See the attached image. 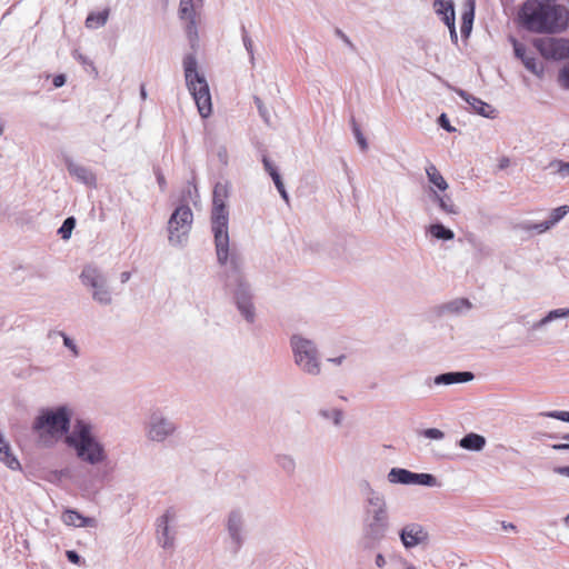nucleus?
Returning a JSON list of instances; mask_svg holds the SVG:
<instances>
[{"label": "nucleus", "mask_w": 569, "mask_h": 569, "mask_svg": "<svg viewBox=\"0 0 569 569\" xmlns=\"http://www.w3.org/2000/svg\"><path fill=\"white\" fill-rule=\"evenodd\" d=\"M519 22L529 32L561 33L569 27V10L555 0H527L520 8Z\"/></svg>", "instance_id": "f257e3e1"}, {"label": "nucleus", "mask_w": 569, "mask_h": 569, "mask_svg": "<svg viewBox=\"0 0 569 569\" xmlns=\"http://www.w3.org/2000/svg\"><path fill=\"white\" fill-rule=\"evenodd\" d=\"M70 418L71 416L64 407L42 411L33 422L38 441L44 447L57 442L68 431Z\"/></svg>", "instance_id": "f03ea898"}, {"label": "nucleus", "mask_w": 569, "mask_h": 569, "mask_svg": "<svg viewBox=\"0 0 569 569\" xmlns=\"http://www.w3.org/2000/svg\"><path fill=\"white\" fill-rule=\"evenodd\" d=\"M184 74L188 89L192 94L198 111L202 118H208L212 111L211 96L206 79L197 71V60L189 54L183 59Z\"/></svg>", "instance_id": "7ed1b4c3"}, {"label": "nucleus", "mask_w": 569, "mask_h": 569, "mask_svg": "<svg viewBox=\"0 0 569 569\" xmlns=\"http://www.w3.org/2000/svg\"><path fill=\"white\" fill-rule=\"evenodd\" d=\"M66 442L74 448L80 459L90 463H97L103 459V449L91 435V428L83 421H78Z\"/></svg>", "instance_id": "20e7f679"}, {"label": "nucleus", "mask_w": 569, "mask_h": 569, "mask_svg": "<svg viewBox=\"0 0 569 569\" xmlns=\"http://www.w3.org/2000/svg\"><path fill=\"white\" fill-rule=\"evenodd\" d=\"M228 214L227 206L213 204L211 220L220 264H226L229 257Z\"/></svg>", "instance_id": "39448f33"}, {"label": "nucleus", "mask_w": 569, "mask_h": 569, "mask_svg": "<svg viewBox=\"0 0 569 569\" xmlns=\"http://www.w3.org/2000/svg\"><path fill=\"white\" fill-rule=\"evenodd\" d=\"M532 44L546 60L561 61L569 59V38H538L533 40Z\"/></svg>", "instance_id": "423d86ee"}, {"label": "nucleus", "mask_w": 569, "mask_h": 569, "mask_svg": "<svg viewBox=\"0 0 569 569\" xmlns=\"http://www.w3.org/2000/svg\"><path fill=\"white\" fill-rule=\"evenodd\" d=\"M292 348L296 357V362L298 366H300L305 371L309 373L319 372L317 351L311 341L293 337Z\"/></svg>", "instance_id": "0eeeda50"}, {"label": "nucleus", "mask_w": 569, "mask_h": 569, "mask_svg": "<svg viewBox=\"0 0 569 569\" xmlns=\"http://www.w3.org/2000/svg\"><path fill=\"white\" fill-rule=\"evenodd\" d=\"M192 220L193 214L188 206L178 207L169 220V240L180 243L181 238L189 233Z\"/></svg>", "instance_id": "6e6552de"}, {"label": "nucleus", "mask_w": 569, "mask_h": 569, "mask_svg": "<svg viewBox=\"0 0 569 569\" xmlns=\"http://www.w3.org/2000/svg\"><path fill=\"white\" fill-rule=\"evenodd\" d=\"M428 532L419 523L407 525L400 533L401 541L406 548H412L428 540Z\"/></svg>", "instance_id": "1a4fd4ad"}, {"label": "nucleus", "mask_w": 569, "mask_h": 569, "mask_svg": "<svg viewBox=\"0 0 569 569\" xmlns=\"http://www.w3.org/2000/svg\"><path fill=\"white\" fill-rule=\"evenodd\" d=\"M179 16L182 20H187L189 22L187 32L190 36L196 34V11L192 0L180 1Z\"/></svg>", "instance_id": "9d476101"}, {"label": "nucleus", "mask_w": 569, "mask_h": 569, "mask_svg": "<svg viewBox=\"0 0 569 569\" xmlns=\"http://www.w3.org/2000/svg\"><path fill=\"white\" fill-rule=\"evenodd\" d=\"M569 212L568 206H561L556 209H553L550 213V219L548 221H543L538 224L528 226L526 227L527 230H538L539 232L547 231L550 227L556 224L559 220H561L567 213Z\"/></svg>", "instance_id": "9b49d317"}, {"label": "nucleus", "mask_w": 569, "mask_h": 569, "mask_svg": "<svg viewBox=\"0 0 569 569\" xmlns=\"http://www.w3.org/2000/svg\"><path fill=\"white\" fill-rule=\"evenodd\" d=\"M0 461H2L11 470H20L19 460L12 455L9 442L0 433Z\"/></svg>", "instance_id": "f8f14e48"}, {"label": "nucleus", "mask_w": 569, "mask_h": 569, "mask_svg": "<svg viewBox=\"0 0 569 569\" xmlns=\"http://www.w3.org/2000/svg\"><path fill=\"white\" fill-rule=\"evenodd\" d=\"M435 9L439 14L443 16L446 24L450 28L451 33L455 32V10L451 1L435 0Z\"/></svg>", "instance_id": "ddd939ff"}, {"label": "nucleus", "mask_w": 569, "mask_h": 569, "mask_svg": "<svg viewBox=\"0 0 569 569\" xmlns=\"http://www.w3.org/2000/svg\"><path fill=\"white\" fill-rule=\"evenodd\" d=\"M68 171H69L70 176L74 177L80 182H83L88 186H92L96 183L94 173L87 167L76 164V163H69Z\"/></svg>", "instance_id": "4468645a"}, {"label": "nucleus", "mask_w": 569, "mask_h": 569, "mask_svg": "<svg viewBox=\"0 0 569 569\" xmlns=\"http://www.w3.org/2000/svg\"><path fill=\"white\" fill-rule=\"evenodd\" d=\"M82 282L86 286L91 287L92 289L102 288L103 287V277L99 272V270L94 267L88 266L82 270L81 273Z\"/></svg>", "instance_id": "2eb2a0df"}, {"label": "nucleus", "mask_w": 569, "mask_h": 569, "mask_svg": "<svg viewBox=\"0 0 569 569\" xmlns=\"http://www.w3.org/2000/svg\"><path fill=\"white\" fill-rule=\"evenodd\" d=\"M426 174L428 177L429 182L439 191L445 192L446 190H448V182L433 163H429L426 167Z\"/></svg>", "instance_id": "dca6fc26"}, {"label": "nucleus", "mask_w": 569, "mask_h": 569, "mask_svg": "<svg viewBox=\"0 0 569 569\" xmlns=\"http://www.w3.org/2000/svg\"><path fill=\"white\" fill-rule=\"evenodd\" d=\"M110 16V9L106 8L101 11H92L88 14L84 21V26L87 29H98L103 27Z\"/></svg>", "instance_id": "f3484780"}, {"label": "nucleus", "mask_w": 569, "mask_h": 569, "mask_svg": "<svg viewBox=\"0 0 569 569\" xmlns=\"http://www.w3.org/2000/svg\"><path fill=\"white\" fill-rule=\"evenodd\" d=\"M460 97L466 100L472 109H475L479 114L485 117H491L495 112V109L487 102L482 101L479 98H476L471 94H467L465 92L460 93Z\"/></svg>", "instance_id": "a211bd4d"}, {"label": "nucleus", "mask_w": 569, "mask_h": 569, "mask_svg": "<svg viewBox=\"0 0 569 569\" xmlns=\"http://www.w3.org/2000/svg\"><path fill=\"white\" fill-rule=\"evenodd\" d=\"M473 378L471 372H449L440 375L436 378L435 382L440 385H451L457 382H467Z\"/></svg>", "instance_id": "6ab92c4d"}, {"label": "nucleus", "mask_w": 569, "mask_h": 569, "mask_svg": "<svg viewBox=\"0 0 569 569\" xmlns=\"http://www.w3.org/2000/svg\"><path fill=\"white\" fill-rule=\"evenodd\" d=\"M486 445V439L477 433H468L460 440V447L467 450H481Z\"/></svg>", "instance_id": "aec40b11"}, {"label": "nucleus", "mask_w": 569, "mask_h": 569, "mask_svg": "<svg viewBox=\"0 0 569 569\" xmlns=\"http://www.w3.org/2000/svg\"><path fill=\"white\" fill-rule=\"evenodd\" d=\"M172 430H173V428H172V426L169 422H167L164 420H161L158 423H154V425L151 426V428L149 430V437L152 440L161 441L169 433H171Z\"/></svg>", "instance_id": "412c9836"}, {"label": "nucleus", "mask_w": 569, "mask_h": 569, "mask_svg": "<svg viewBox=\"0 0 569 569\" xmlns=\"http://www.w3.org/2000/svg\"><path fill=\"white\" fill-rule=\"evenodd\" d=\"M475 0H466L465 1V12L462 14V23H461V32L469 33L472 28V22L475 18Z\"/></svg>", "instance_id": "4be33fe9"}, {"label": "nucleus", "mask_w": 569, "mask_h": 569, "mask_svg": "<svg viewBox=\"0 0 569 569\" xmlns=\"http://www.w3.org/2000/svg\"><path fill=\"white\" fill-rule=\"evenodd\" d=\"M263 166H264L266 171L272 178V180H273V182H274L279 193L281 194V197L286 201H288V193H287V191L284 189L283 182H282L281 177L278 173L277 169L272 166V163L267 158H263Z\"/></svg>", "instance_id": "5701e85b"}, {"label": "nucleus", "mask_w": 569, "mask_h": 569, "mask_svg": "<svg viewBox=\"0 0 569 569\" xmlns=\"http://www.w3.org/2000/svg\"><path fill=\"white\" fill-rule=\"evenodd\" d=\"M62 521L68 526L74 527H86L89 526L92 520L89 518H84L79 512L74 510H67L62 515Z\"/></svg>", "instance_id": "b1692460"}, {"label": "nucleus", "mask_w": 569, "mask_h": 569, "mask_svg": "<svg viewBox=\"0 0 569 569\" xmlns=\"http://www.w3.org/2000/svg\"><path fill=\"white\" fill-rule=\"evenodd\" d=\"M229 190L230 187L228 182L216 183L213 188L212 203L216 206H227Z\"/></svg>", "instance_id": "393cba45"}, {"label": "nucleus", "mask_w": 569, "mask_h": 569, "mask_svg": "<svg viewBox=\"0 0 569 569\" xmlns=\"http://www.w3.org/2000/svg\"><path fill=\"white\" fill-rule=\"evenodd\" d=\"M389 480L399 483H415V473L406 469L393 468L389 472Z\"/></svg>", "instance_id": "a878e982"}, {"label": "nucleus", "mask_w": 569, "mask_h": 569, "mask_svg": "<svg viewBox=\"0 0 569 569\" xmlns=\"http://www.w3.org/2000/svg\"><path fill=\"white\" fill-rule=\"evenodd\" d=\"M523 66L527 70L532 72L533 74L538 77H542L545 73V66L540 61H538L535 57L528 56L527 58H523L522 61Z\"/></svg>", "instance_id": "bb28decb"}, {"label": "nucleus", "mask_w": 569, "mask_h": 569, "mask_svg": "<svg viewBox=\"0 0 569 569\" xmlns=\"http://www.w3.org/2000/svg\"><path fill=\"white\" fill-rule=\"evenodd\" d=\"M435 200L438 202L440 209L449 214H457L458 210L452 200L448 197H443L433 190Z\"/></svg>", "instance_id": "cd10ccee"}, {"label": "nucleus", "mask_w": 569, "mask_h": 569, "mask_svg": "<svg viewBox=\"0 0 569 569\" xmlns=\"http://www.w3.org/2000/svg\"><path fill=\"white\" fill-rule=\"evenodd\" d=\"M429 231L431 236L437 239L451 240L455 237L451 230L445 228L440 223L431 224Z\"/></svg>", "instance_id": "c85d7f7f"}, {"label": "nucleus", "mask_w": 569, "mask_h": 569, "mask_svg": "<svg viewBox=\"0 0 569 569\" xmlns=\"http://www.w3.org/2000/svg\"><path fill=\"white\" fill-rule=\"evenodd\" d=\"M237 305H238V308L241 311V313L246 317V319L248 321H252L253 317H254V312H253V306L250 302V300L244 297H238Z\"/></svg>", "instance_id": "c756f323"}, {"label": "nucleus", "mask_w": 569, "mask_h": 569, "mask_svg": "<svg viewBox=\"0 0 569 569\" xmlns=\"http://www.w3.org/2000/svg\"><path fill=\"white\" fill-rule=\"evenodd\" d=\"M74 226L76 219L73 217H69L63 221L62 226L58 230V233L63 240H68L71 237Z\"/></svg>", "instance_id": "7c9ffc66"}, {"label": "nucleus", "mask_w": 569, "mask_h": 569, "mask_svg": "<svg viewBox=\"0 0 569 569\" xmlns=\"http://www.w3.org/2000/svg\"><path fill=\"white\" fill-rule=\"evenodd\" d=\"M93 299L100 303H109L111 301L110 292L106 288L104 282L102 288L93 289Z\"/></svg>", "instance_id": "2f4dec72"}, {"label": "nucleus", "mask_w": 569, "mask_h": 569, "mask_svg": "<svg viewBox=\"0 0 569 569\" xmlns=\"http://www.w3.org/2000/svg\"><path fill=\"white\" fill-rule=\"evenodd\" d=\"M562 317H569V308L568 309H556V310L550 311L547 315V317L542 319V323H546L548 321H551L557 318H562Z\"/></svg>", "instance_id": "473e14b6"}, {"label": "nucleus", "mask_w": 569, "mask_h": 569, "mask_svg": "<svg viewBox=\"0 0 569 569\" xmlns=\"http://www.w3.org/2000/svg\"><path fill=\"white\" fill-rule=\"evenodd\" d=\"M558 81L562 88L569 90V64L560 70Z\"/></svg>", "instance_id": "72a5a7b5"}, {"label": "nucleus", "mask_w": 569, "mask_h": 569, "mask_svg": "<svg viewBox=\"0 0 569 569\" xmlns=\"http://www.w3.org/2000/svg\"><path fill=\"white\" fill-rule=\"evenodd\" d=\"M168 521H169V512H167L162 518H161V522L163 525V528H162V535L164 536V541H163V547H171L172 546V540L169 539L168 537Z\"/></svg>", "instance_id": "f704fd0d"}, {"label": "nucleus", "mask_w": 569, "mask_h": 569, "mask_svg": "<svg viewBox=\"0 0 569 569\" xmlns=\"http://www.w3.org/2000/svg\"><path fill=\"white\" fill-rule=\"evenodd\" d=\"M513 49H515V54L517 58H519L521 61H523V58H527L528 54H527V49L525 47V44L518 42V41H513Z\"/></svg>", "instance_id": "c9c22d12"}, {"label": "nucleus", "mask_w": 569, "mask_h": 569, "mask_svg": "<svg viewBox=\"0 0 569 569\" xmlns=\"http://www.w3.org/2000/svg\"><path fill=\"white\" fill-rule=\"evenodd\" d=\"M433 477L429 473H415V483L431 485Z\"/></svg>", "instance_id": "e433bc0d"}, {"label": "nucleus", "mask_w": 569, "mask_h": 569, "mask_svg": "<svg viewBox=\"0 0 569 569\" xmlns=\"http://www.w3.org/2000/svg\"><path fill=\"white\" fill-rule=\"evenodd\" d=\"M423 436L429 438V439H442L443 438V432L439 429H436V428H430V429H426L423 431Z\"/></svg>", "instance_id": "4c0bfd02"}, {"label": "nucleus", "mask_w": 569, "mask_h": 569, "mask_svg": "<svg viewBox=\"0 0 569 569\" xmlns=\"http://www.w3.org/2000/svg\"><path fill=\"white\" fill-rule=\"evenodd\" d=\"M548 417L569 422V411H552L547 413Z\"/></svg>", "instance_id": "58836bf2"}, {"label": "nucleus", "mask_w": 569, "mask_h": 569, "mask_svg": "<svg viewBox=\"0 0 569 569\" xmlns=\"http://www.w3.org/2000/svg\"><path fill=\"white\" fill-rule=\"evenodd\" d=\"M353 132H355V136H356L357 141H358L359 146L361 147V149L366 150L367 141H366L365 137L362 136L360 129L356 124L353 126Z\"/></svg>", "instance_id": "ea45409f"}, {"label": "nucleus", "mask_w": 569, "mask_h": 569, "mask_svg": "<svg viewBox=\"0 0 569 569\" xmlns=\"http://www.w3.org/2000/svg\"><path fill=\"white\" fill-rule=\"evenodd\" d=\"M61 336L63 338L64 346L72 351L73 356H78V349H77V346L74 345V342L68 336H66L63 332H61Z\"/></svg>", "instance_id": "a19ab883"}, {"label": "nucleus", "mask_w": 569, "mask_h": 569, "mask_svg": "<svg viewBox=\"0 0 569 569\" xmlns=\"http://www.w3.org/2000/svg\"><path fill=\"white\" fill-rule=\"evenodd\" d=\"M439 123L440 126L446 129L447 131L451 132L455 130V128H452L449 123V120L447 118V116L445 113H442L440 117H439Z\"/></svg>", "instance_id": "79ce46f5"}, {"label": "nucleus", "mask_w": 569, "mask_h": 569, "mask_svg": "<svg viewBox=\"0 0 569 569\" xmlns=\"http://www.w3.org/2000/svg\"><path fill=\"white\" fill-rule=\"evenodd\" d=\"M66 556L68 558V560L74 565H79L80 563V556L73 551V550H68L66 552Z\"/></svg>", "instance_id": "37998d69"}, {"label": "nucleus", "mask_w": 569, "mask_h": 569, "mask_svg": "<svg viewBox=\"0 0 569 569\" xmlns=\"http://www.w3.org/2000/svg\"><path fill=\"white\" fill-rule=\"evenodd\" d=\"M280 465L284 468V469H288V470H292L293 469V460L289 457H282L280 458L279 460Z\"/></svg>", "instance_id": "c03bdc74"}, {"label": "nucleus", "mask_w": 569, "mask_h": 569, "mask_svg": "<svg viewBox=\"0 0 569 569\" xmlns=\"http://www.w3.org/2000/svg\"><path fill=\"white\" fill-rule=\"evenodd\" d=\"M558 171L561 176L569 174V162H558Z\"/></svg>", "instance_id": "a18cd8bd"}, {"label": "nucleus", "mask_w": 569, "mask_h": 569, "mask_svg": "<svg viewBox=\"0 0 569 569\" xmlns=\"http://www.w3.org/2000/svg\"><path fill=\"white\" fill-rule=\"evenodd\" d=\"M336 34L343 40L349 47L353 48V43L350 41V39L340 30H336Z\"/></svg>", "instance_id": "49530a36"}, {"label": "nucleus", "mask_w": 569, "mask_h": 569, "mask_svg": "<svg viewBox=\"0 0 569 569\" xmlns=\"http://www.w3.org/2000/svg\"><path fill=\"white\" fill-rule=\"evenodd\" d=\"M64 82H66V78H64V76H63V74H58V76H56V77L53 78V86H54L56 88H59V87L63 86V84H64Z\"/></svg>", "instance_id": "de8ad7c7"}, {"label": "nucleus", "mask_w": 569, "mask_h": 569, "mask_svg": "<svg viewBox=\"0 0 569 569\" xmlns=\"http://www.w3.org/2000/svg\"><path fill=\"white\" fill-rule=\"evenodd\" d=\"M230 262L236 271L240 270V259L237 256H232Z\"/></svg>", "instance_id": "09e8293b"}, {"label": "nucleus", "mask_w": 569, "mask_h": 569, "mask_svg": "<svg viewBox=\"0 0 569 569\" xmlns=\"http://www.w3.org/2000/svg\"><path fill=\"white\" fill-rule=\"evenodd\" d=\"M551 447L555 450H569V443H567V442L556 443V445H552Z\"/></svg>", "instance_id": "8fccbe9b"}, {"label": "nucleus", "mask_w": 569, "mask_h": 569, "mask_svg": "<svg viewBox=\"0 0 569 569\" xmlns=\"http://www.w3.org/2000/svg\"><path fill=\"white\" fill-rule=\"evenodd\" d=\"M342 419V412L339 410L333 411V421L336 425H339Z\"/></svg>", "instance_id": "3c124183"}, {"label": "nucleus", "mask_w": 569, "mask_h": 569, "mask_svg": "<svg viewBox=\"0 0 569 569\" xmlns=\"http://www.w3.org/2000/svg\"><path fill=\"white\" fill-rule=\"evenodd\" d=\"M556 472L566 477H569V467H559Z\"/></svg>", "instance_id": "603ef678"}, {"label": "nucleus", "mask_w": 569, "mask_h": 569, "mask_svg": "<svg viewBox=\"0 0 569 569\" xmlns=\"http://www.w3.org/2000/svg\"><path fill=\"white\" fill-rule=\"evenodd\" d=\"M131 277V273L129 271H124L120 274V279H121V282L124 283L127 281H129Z\"/></svg>", "instance_id": "864d4df0"}, {"label": "nucleus", "mask_w": 569, "mask_h": 569, "mask_svg": "<svg viewBox=\"0 0 569 569\" xmlns=\"http://www.w3.org/2000/svg\"><path fill=\"white\" fill-rule=\"evenodd\" d=\"M376 563L378 567H382L385 565V558L381 555H378L376 558Z\"/></svg>", "instance_id": "5fc2aeb1"}, {"label": "nucleus", "mask_w": 569, "mask_h": 569, "mask_svg": "<svg viewBox=\"0 0 569 569\" xmlns=\"http://www.w3.org/2000/svg\"><path fill=\"white\" fill-rule=\"evenodd\" d=\"M502 528L505 530H508V529H511V530H515L516 529V526L512 525V523H506V522H502Z\"/></svg>", "instance_id": "6e6d98bb"}, {"label": "nucleus", "mask_w": 569, "mask_h": 569, "mask_svg": "<svg viewBox=\"0 0 569 569\" xmlns=\"http://www.w3.org/2000/svg\"><path fill=\"white\" fill-rule=\"evenodd\" d=\"M383 518H385V511L383 510H379V512H377L376 519L377 520H381Z\"/></svg>", "instance_id": "4d7b16f0"}, {"label": "nucleus", "mask_w": 569, "mask_h": 569, "mask_svg": "<svg viewBox=\"0 0 569 569\" xmlns=\"http://www.w3.org/2000/svg\"><path fill=\"white\" fill-rule=\"evenodd\" d=\"M508 162H509V160H508V159H503V160L501 161V163H500V168H505V167H507V166H508Z\"/></svg>", "instance_id": "13d9d810"}, {"label": "nucleus", "mask_w": 569, "mask_h": 569, "mask_svg": "<svg viewBox=\"0 0 569 569\" xmlns=\"http://www.w3.org/2000/svg\"><path fill=\"white\" fill-rule=\"evenodd\" d=\"M146 96H147V93H146L144 86H141V97H142V99H146Z\"/></svg>", "instance_id": "bf43d9fd"}, {"label": "nucleus", "mask_w": 569, "mask_h": 569, "mask_svg": "<svg viewBox=\"0 0 569 569\" xmlns=\"http://www.w3.org/2000/svg\"><path fill=\"white\" fill-rule=\"evenodd\" d=\"M158 181H159V183H160L161 186H163V184L166 183L164 178H163L162 176H159V177H158Z\"/></svg>", "instance_id": "052dcab7"}, {"label": "nucleus", "mask_w": 569, "mask_h": 569, "mask_svg": "<svg viewBox=\"0 0 569 569\" xmlns=\"http://www.w3.org/2000/svg\"><path fill=\"white\" fill-rule=\"evenodd\" d=\"M562 439H563L567 443H569V433L563 435V436H562Z\"/></svg>", "instance_id": "680f3d73"}, {"label": "nucleus", "mask_w": 569, "mask_h": 569, "mask_svg": "<svg viewBox=\"0 0 569 569\" xmlns=\"http://www.w3.org/2000/svg\"><path fill=\"white\" fill-rule=\"evenodd\" d=\"M229 530L232 532V536H234V531L231 523L229 525Z\"/></svg>", "instance_id": "e2e57ef3"}, {"label": "nucleus", "mask_w": 569, "mask_h": 569, "mask_svg": "<svg viewBox=\"0 0 569 569\" xmlns=\"http://www.w3.org/2000/svg\"><path fill=\"white\" fill-rule=\"evenodd\" d=\"M162 4H163V7H167L168 0H162Z\"/></svg>", "instance_id": "0e129e2a"}, {"label": "nucleus", "mask_w": 569, "mask_h": 569, "mask_svg": "<svg viewBox=\"0 0 569 569\" xmlns=\"http://www.w3.org/2000/svg\"><path fill=\"white\" fill-rule=\"evenodd\" d=\"M407 569H416V568H413V567H408Z\"/></svg>", "instance_id": "69168bd1"}, {"label": "nucleus", "mask_w": 569, "mask_h": 569, "mask_svg": "<svg viewBox=\"0 0 569 569\" xmlns=\"http://www.w3.org/2000/svg\"><path fill=\"white\" fill-rule=\"evenodd\" d=\"M567 519L569 520V515H568V518H567Z\"/></svg>", "instance_id": "338daca9"}]
</instances>
